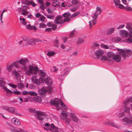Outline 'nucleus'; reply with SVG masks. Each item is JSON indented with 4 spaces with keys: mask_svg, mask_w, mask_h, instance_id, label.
<instances>
[{
    "mask_svg": "<svg viewBox=\"0 0 132 132\" xmlns=\"http://www.w3.org/2000/svg\"><path fill=\"white\" fill-rule=\"evenodd\" d=\"M15 62L16 68L21 69L24 70L27 75L30 76L32 74H37V71L38 70V67L35 65H29L27 68L26 64L29 62L27 59H22L16 60Z\"/></svg>",
    "mask_w": 132,
    "mask_h": 132,
    "instance_id": "obj_1",
    "label": "nucleus"
},
{
    "mask_svg": "<svg viewBox=\"0 0 132 132\" xmlns=\"http://www.w3.org/2000/svg\"><path fill=\"white\" fill-rule=\"evenodd\" d=\"M37 115L36 116V118L41 121L43 124V128L45 130L50 131L53 130L52 129L54 127V125L52 123L50 126L49 123H44L45 122L47 121V119L45 116L47 115L46 113L44 112H42L39 110L36 111Z\"/></svg>",
    "mask_w": 132,
    "mask_h": 132,
    "instance_id": "obj_2",
    "label": "nucleus"
},
{
    "mask_svg": "<svg viewBox=\"0 0 132 132\" xmlns=\"http://www.w3.org/2000/svg\"><path fill=\"white\" fill-rule=\"evenodd\" d=\"M50 104L56 107L57 110L61 109L62 110L66 111L67 108L63 102L60 99L58 100L55 98L54 100H51Z\"/></svg>",
    "mask_w": 132,
    "mask_h": 132,
    "instance_id": "obj_3",
    "label": "nucleus"
},
{
    "mask_svg": "<svg viewBox=\"0 0 132 132\" xmlns=\"http://www.w3.org/2000/svg\"><path fill=\"white\" fill-rule=\"evenodd\" d=\"M130 109L128 107H125L123 109V112L119 114V117H122L124 116H127V117H125L123 118L122 121L123 123V119L124 118H126L129 120H132V116L130 113Z\"/></svg>",
    "mask_w": 132,
    "mask_h": 132,
    "instance_id": "obj_4",
    "label": "nucleus"
},
{
    "mask_svg": "<svg viewBox=\"0 0 132 132\" xmlns=\"http://www.w3.org/2000/svg\"><path fill=\"white\" fill-rule=\"evenodd\" d=\"M101 9V8L99 7H96V10L95 12L94 13L93 15L92 16V17L93 18V20L89 21L90 28H91L92 27V23L94 25L96 24L97 21L96 18L102 12Z\"/></svg>",
    "mask_w": 132,
    "mask_h": 132,
    "instance_id": "obj_5",
    "label": "nucleus"
},
{
    "mask_svg": "<svg viewBox=\"0 0 132 132\" xmlns=\"http://www.w3.org/2000/svg\"><path fill=\"white\" fill-rule=\"evenodd\" d=\"M121 51L119 52V54L122 55V56L124 59H126L128 55L132 54L131 51L129 50L121 49Z\"/></svg>",
    "mask_w": 132,
    "mask_h": 132,
    "instance_id": "obj_6",
    "label": "nucleus"
},
{
    "mask_svg": "<svg viewBox=\"0 0 132 132\" xmlns=\"http://www.w3.org/2000/svg\"><path fill=\"white\" fill-rule=\"evenodd\" d=\"M39 79L42 83H44L45 82L47 85L48 86H50L52 84V80L51 79L48 77L46 78L45 79L43 78L40 77L39 78Z\"/></svg>",
    "mask_w": 132,
    "mask_h": 132,
    "instance_id": "obj_7",
    "label": "nucleus"
},
{
    "mask_svg": "<svg viewBox=\"0 0 132 132\" xmlns=\"http://www.w3.org/2000/svg\"><path fill=\"white\" fill-rule=\"evenodd\" d=\"M119 34L122 37L128 38L129 36H130V34H128L127 31L123 30H120L119 31Z\"/></svg>",
    "mask_w": 132,
    "mask_h": 132,
    "instance_id": "obj_8",
    "label": "nucleus"
},
{
    "mask_svg": "<svg viewBox=\"0 0 132 132\" xmlns=\"http://www.w3.org/2000/svg\"><path fill=\"white\" fill-rule=\"evenodd\" d=\"M24 40L26 42L23 43V45L27 46L29 45H32L34 42V40L32 39L29 38L24 39Z\"/></svg>",
    "mask_w": 132,
    "mask_h": 132,
    "instance_id": "obj_9",
    "label": "nucleus"
},
{
    "mask_svg": "<svg viewBox=\"0 0 132 132\" xmlns=\"http://www.w3.org/2000/svg\"><path fill=\"white\" fill-rule=\"evenodd\" d=\"M11 122L16 126L20 125L21 122L19 119L15 118H13L11 120Z\"/></svg>",
    "mask_w": 132,
    "mask_h": 132,
    "instance_id": "obj_10",
    "label": "nucleus"
},
{
    "mask_svg": "<svg viewBox=\"0 0 132 132\" xmlns=\"http://www.w3.org/2000/svg\"><path fill=\"white\" fill-rule=\"evenodd\" d=\"M132 102V97L125 100L123 102V104L125 106L129 105Z\"/></svg>",
    "mask_w": 132,
    "mask_h": 132,
    "instance_id": "obj_11",
    "label": "nucleus"
},
{
    "mask_svg": "<svg viewBox=\"0 0 132 132\" xmlns=\"http://www.w3.org/2000/svg\"><path fill=\"white\" fill-rule=\"evenodd\" d=\"M62 17L61 16H57L55 18L54 22L58 24L60 23H63V20H62Z\"/></svg>",
    "mask_w": 132,
    "mask_h": 132,
    "instance_id": "obj_12",
    "label": "nucleus"
},
{
    "mask_svg": "<svg viewBox=\"0 0 132 132\" xmlns=\"http://www.w3.org/2000/svg\"><path fill=\"white\" fill-rule=\"evenodd\" d=\"M31 81L34 83L36 84L37 85H39L41 82L40 79L38 80L35 76H33L31 78Z\"/></svg>",
    "mask_w": 132,
    "mask_h": 132,
    "instance_id": "obj_13",
    "label": "nucleus"
},
{
    "mask_svg": "<svg viewBox=\"0 0 132 132\" xmlns=\"http://www.w3.org/2000/svg\"><path fill=\"white\" fill-rule=\"evenodd\" d=\"M5 78L4 77L0 78V87H2V88L4 89L5 87L6 88V87L5 86L6 84L5 81H4Z\"/></svg>",
    "mask_w": 132,
    "mask_h": 132,
    "instance_id": "obj_14",
    "label": "nucleus"
},
{
    "mask_svg": "<svg viewBox=\"0 0 132 132\" xmlns=\"http://www.w3.org/2000/svg\"><path fill=\"white\" fill-rule=\"evenodd\" d=\"M121 55L122 56V55L120 54L119 52L118 54L115 55H114L113 59L115 62H119L121 60Z\"/></svg>",
    "mask_w": 132,
    "mask_h": 132,
    "instance_id": "obj_15",
    "label": "nucleus"
},
{
    "mask_svg": "<svg viewBox=\"0 0 132 132\" xmlns=\"http://www.w3.org/2000/svg\"><path fill=\"white\" fill-rule=\"evenodd\" d=\"M14 66L16 68L15 62H13L11 63L8 64L7 66V69L9 72H11L12 69Z\"/></svg>",
    "mask_w": 132,
    "mask_h": 132,
    "instance_id": "obj_16",
    "label": "nucleus"
},
{
    "mask_svg": "<svg viewBox=\"0 0 132 132\" xmlns=\"http://www.w3.org/2000/svg\"><path fill=\"white\" fill-rule=\"evenodd\" d=\"M104 54V51L102 50H97L95 53V54L98 58H99L101 56L103 55Z\"/></svg>",
    "mask_w": 132,
    "mask_h": 132,
    "instance_id": "obj_17",
    "label": "nucleus"
},
{
    "mask_svg": "<svg viewBox=\"0 0 132 132\" xmlns=\"http://www.w3.org/2000/svg\"><path fill=\"white\" fill-rule=\"evenodd\" d=\"M123 124L125 125H129L132 124V120H129L126 118H124L123 120Z\"/></svg>",
    "mask_w": 132,
    "mask_h": 132,
    "instance_id": "obj_18",
    "label": "nucleus"
},
{
    "mask_svg": "<svg viewBox=\"0 0 132 132\" xmlns=\"http://www.w3.org/2000/svg\"><path fill=\"white\" fill-rule=\"evenodd\" d=\"M68 115V113L67 112L63 111L62 112L61 114L60 115V118L62 120L65 119L67 117Z\"/></svg>",
    "mask_w": 132,
    "mask_h": 132,
    "instance_id": "obj_19",
    "label": "nucleus"
},
{
    "mask_svg": "<svg viewBox=\"0 0 132 132\" xmlns=\"http://www.w3.org/2000/svg\"><path fill=\"white\" fill-rule=\"evenodd\" d=\"M47 90L44 87L39 90L38 93L39 95L44 96L45 95V94L47 92Z\"/></svg>",
    "mask_w": 132,
    "mask_h": 132,
    "instance_id": "obj_20",
    "label": "nucleus"
},
{
    "mask_svg": "<svg viewBox=\"0 0 132 132\" xmlns=\"http://www.w3.org/2000/svg\"><path fill=\"white\" fill-rule=\"evenodd\" d=\"M53 130L52 131H51L54 132H64L62 129L58 128L57 127H56L54 125V127L52 129Z\"/></svg>",
    "mask_w": 132,
    "mask_h": 132,
    "instance_id": "obj_21",
    "label": "nucleus"
},
{
    "mask_svg": "<svg viewBox=\"0 0 132 132\" xmlns=\"http://www.w3.org/2000/svg\"><path fill=\"white\" fill-rule=\"evenodd\" d=\"M104 124L106 125H109L110 126L115 128H118V125H115L114 122L111 121L105 122L104 123Z\"/></svg>",
    "mask_w": 132,
    "mask_h": 132,
    "instance_id": "obj_22",
    "label": "nucleus"
},
{
    "mask_svg": "<svg viewBox=\"0 0 132 132\" xmlns=\"http://www.w3.org/2000/svg\"><path fill=\"white\" fill-rule=\"evenodd\" d=\"M5 89H4L5 91H6V94L7 96H10L12 93L13 92L10 90L7 89V87H5Z\"/></svg>",
    "mask_w": 132,
    "mask_h": 132,
    "instance_id": "obj_23",
    "label": "nucleus"
},
{
    "mask_svg": "<svg viewBox=\"0 0 132 132\" xmlns=\"http://www.w3.org/2000/svg\"><path fill=\"white\" fill-rule=\"evenodd\" d=\"M70 117L75 122H77L78 120V118L74 114H70Z\"/></svg>",
    "mask_w": 132,
    "mask_h": 132,
    "instance_id": "obj_24",
    "label": "nucleus"
},
{
    "mask_svg": "<svg viewBox=\"0 0 132 132\" xmlns=\"http://www.w3.org/2000/svg\"><path fill=\"white\" fill-rule=\"evenodd\" d=\"M52 5L54 7H58L59 6L60 3L57 0H54L53 1Z\"/></svg>",
    "mask_w": 132,
    "mask_h": 132,
    "instance_id": "obj_25",
    "label": "nucleus"
},
{
    "mask_svg": "<svg viewBox=\"0 0 132 132\" xmlns=\"http://www.w3.org/2000/svg\"><path fill=\"white\" fill-rule=\"evenodd\" d=\"M11 130L12 132H28L27 130L22 129H20L18 130L12 129Z\"/></svg>",
    "mask_w": 132,
    "mask_h": 132,
    "instance_id": "obj_26",
    "label": "nucleus"
},
{
    "mask_svg": "<svg viewBox=\"0 0 132 132\" xmlns=\"http://www.w3.org/2000/svg\"><path fill=\"white\" fill-rule=\"evenodd\" d=\"M132 36L130 35V36H129L128 38L124 40L123 41L128 43H132Z\"/></svg>",
    "mask_w": 132,
    "mask_h": 132,
    "instance_id": "obj_27",
    "label": "nucleus"
},
{
    "mask_svg": "<svg viewBox=\"0 0 132 132\" xmlns=\"http://www.w3.org/2000/svg\"><path fill=\"white\" fill-rule=\"evenodd\" d=\"M15 108L14 107H9L7 111L11 113H13L15 112Z\"/></svg>",
    "mask_w": 132,
    "mask_h": 132,
    "instance_id": "obj_28",
    "label": "nucleus"
},
{
    "mask_svg": "<svg viewBox=\"0 0 132 132\" xmlns=\"http://www.w3.org/2000/svg\"><path fill=\"white\" fill-rule=\"evenodd\" d=\"M38 72V73L40 75L42 76L43 77H45L46 76L45 73L42 70H38L37 71V72Z\"/></svg>",
    "mask_w": 132,
    "mask_h": 132,
    "instance_id": "obj_29",
    "label": "nucleus"
},
{
    "mask_svg": "<svg viewBox=\"0 0 132 132\" xmlns=\"http://www.w3.org/2000/svg\"><path fill=\"white\" fill-rule=\"evenodd\" d=\"M114 28H111L109 29L107 32V34L110 35L114 31Z\"/></svg>",
    "mask_w": 132,
    "mask_h": 132,
    "instance_id": "obj_30",
    "label": "nucleus"
},
{
    "mask_svg": "<svg viewBox=\"0 0 132 132\" xmlns=\"http://www.w3.org/2000/svg\"><path fill=\"white\" fill-rule=\"evenodd\" d=\"M84 42V40L83 39L79 38L78 40L76 42V43L77 45H78Z\"/></svg>",
    "mask_w": 132,
    "mask_h": 132,
    "instance_id": "obj_31",
    "label": "nucleus"
},
{
    "mask_svg": "<svg viewBox=\"0 0 132 132\" xmlns=\"http://www.w3.org/2000/svg\"><path fill=\"white\" fill-rule=\"evenodd\" d=\"M126 27L128 29L131 28L132 27V23L130 22L127 23Z\"/></svg>",
    "mask_w": 132,
    "mask_h": 132,
    "instance_id": "obj_32",
    "label": "nucleus"
},
{
    "mask_svg": "<svg viewBox=\"0 0 132 132\" xmlns=\"http://www.w3.org/2000/svg\"><path fill=\"white\" fill-rule=\"evenodd\" d=\"M107 55L109 57H112L114 55V53L112 52H109L107 53Z\"/></svg>",
    "mask_w": 132,
    "mask_h": 132,
    "instance_id": "obj_33",
    "label": "nucleus"
},
{
    "mask_svg": "<svg viewBox=\"0 0 132 132\" xmlns=\"http://www.w3.org/2000/svg\"><path fill=\"white\" fill-rule=\"evenodd\" d=\"M34 100L37 102H40L41 100L40 97L39 96H36L34 98Z\"/></svg>",
    "mask_w": 132,
    "mask_h": 132,
    "instance_id": "obj_34",
    "label": "nucleus"
},
{
    "mask_svg": "<svg viewBox=\"0 0 132 132\" xmlns=\"http://www.w3.org/2000/svg\"><path fill=\"white\" fill-rule=\"evenodd\" d=\"M75 29H74L72 31H71L70 34L69 35V38H71L73 37L74 36L75 32Z\"/></svg>",
    "mask_w": 132,
    "mask_h": 132,
    "instance_id": "obj_35",
    "label": "nucleus"
},
{
    "mask_svg": "<svg viewBox=\"0 0 132 132\" xmlns=\"http://www.w3.org/2000/svg\"><path fill=\"white\" fill-rule=\"evenodd\" d=\"M27 3L28 4L31 5L33 7L36 5V4L32 1H28L27 2Z\"/></svg>",
    "mask_w": 132,
    "mask_h": 132,
    "instance_id": "obj_36",
    "label": "nucleus"
},
{
    "mask_svg": "<svg viewBox=\"0 0 132 132\" xmlns=\"http://www.w3.org/2000/svg\"><path fill=\"white\" fill-rule=\"evenodd\" d=\"M21 12V14L23 15H26L29 13V12H28L26 10H22Z\"/></svg>",
    "mask_w": 132,
    "mask_h": 132,
    "instance_id": "obj_37",
    "label": "nucleus"
},
{
    "mask_svg": "<svg viewBox=\"0 0 132 132\" xmlns=\"http://www.w3.org/2000/svg\"><path fill=\"white\" fill-rule=\"evenodd\" d=\"M28 94L29 95L33 96H37L38 95V94L37 93L32 91L29 92H28Z\"/></svg>",
    "mask_w": 132,
    "mask_h": 132,
    "instance_id": "obj_38",
    "label": "nucleus"
},
{
    "mask_svg": "<svg viewBox=\"0 0 132 132\" xmlns=\"http://www.w3.org/2000/svg\"><path fill=\"white\" fill-rule=\"evenodd\" d=\"M70 20V18L68 17H67L64 18L63 20L64 23L65 22H69Z\"/></svg>",
    "mask_w": 132,
    "mask_h": 132,
    "instance_id": "obj_39",
    "label": "nucleus"
},
{
    "mask_svg": "<svg viewBox=\"0 0 132 132\" xmlns=\"http://www.w3.org/2000/svg\"><path fill=\"white\" fill-rule=\"evenodd\" d=\"M113 1L115 5L116 6H118L120 3V0H113Z\"/></svg>",
    "mask_w": 132,
    "mask_h": 132,
    "instance_id": "obj_40",
    "label": "nucleus"
},
{
    "mask_svg": "<svg viewBox=\"0 0 132 132\" xmlns=\"http://www.w3.org/2000/svg\"><path fill=\"white\" fill-rule=\"evenodd\" d=\"M13 73L14 76H15V77H17L19 76V74L16 71L14 70L13 71Z\"/></svg>",
    "mask_w": 132,
    "mask_h": 132,
    "instance_id": "obj_41",
    "label": "nucleus"
},
{
    "mask_svg": "<svg viewBox=\"0 0 132 132\" xmlns=\"http://www.w3.org/2000/svg\"><path fill=\"white\" fill-rule=\"evenodd\" d=\"M71 120L69 118H67L65 119V121L67 125H69Z\"/></svg>",
    "mask_w": 132,
    "mask_h": 132,
    "instance_id": "obj_42",
    "label": "nucleus"
},
{
    "mask_svg": "<svg viewBox=\"0 0 132 132\" xmlns=\"http://www.w3.org/2000/svg\"><path fill=\"white\" fill-rule=\"evenodd\" d=\"M101 47L103 48H104L105 49H109V47L106 45H105L103 44H101Z\"/></svg>",
    "mask_w": 132,
    "mask_h": 132,
    "instance_id": "obj_43",
    "label": "nucleus"
},
{
    "mask_svg": "<svg viewBox=\"0 0 132 132\" xmlns=\"http://www.w3.org/2000/svg\"><path fill=\"white\" fill-rule=\"evenodd\" d=\"M100 60H103L104 61L108 60H109L108 59L107 57L105 56H102L101 58H100Z\"/></svg>",
    "mask_w": 132,
    "mask_h": 132,
    "instance_id": "obj_44",
    "label": "nucleus"
},
{
    "mask_svg": "<svg viewBox=\"0 0 132 132\" xmlns=\"http://www.w3.org/2000/svg\"><path fill=\"white\" fill-rule=\"evenodd\" d=\"M52 88L51 87H48L47 90V92H48L49 93L51 94L52 93Z\"/></svg>",
    "mask_w": 132,
    "mask_h": 132,
    "instance_id": "obj_45",
    "label": "nucleus"
},
{
    "mask_svg": "<svg viewBox=\"0 0 132 132\" xmlns=\"http://www.w3.org/2000/svg\"><path fill=\"white\" fill-rule=\"evenodd\" d=\"M79 12H76L73 14H72L71 16V18H74L79 14Z\"/></svg>",
    "mask_w": 132,
    "mask_h": 132,
    "instance_id": "obj_46",
    "label": "nucleus"
},
{
    "mask_svg": "<svg viewBox=\"0 0 132 132\" xmlns=\"http://www.w3.org/2000/svg\"><path fill=\"white\" fill-rule=\"evenodd\" d=\"M46 27V25L43 23H42L39 24V27L40 28H45Z\"/></svg>",
    "mask_w": 132,
    "mask_h": 132,
    "instance_id": "obj_47",
    "label": "nucleus"
},
{
    "mask_svg": "<svg viewBox=\"0 0 132 132\" xmlns=\"http://www.w3.org/2000/svg\"><path fill=\"white\" fill-rule=\"evenodd\" d=\"M51 69L52 71L56 72L57 70V69L54 66L52 67L51 68Z\"/></svg>",
    "mask_w": 132,
    "mask_h": 132,
    "instance_id": "obj_48",
    "label": "nucleus"
},
{
    "mask_svg": "<svg viewBox=\"0 0 132 132\" xmlns=\"http://www.w3.org/2000/svg\"><path fill=\"white\" fill-rule=\"evenodd\" d=\"M92 46L98 47L99 46V44L97 42L93 43L92 44Z\"/></svg>",
    "mask_w": 132,
    "mask_h": 132,
    "instance_id": "obj_49",
    "label": "nucleus"
},
{
    "mask_svg": "<svg viewBox=\"0 0 132 132\" xmlns=\"http://www.w3.org/2000/svg\"><path fill=\"white\" fill-rule=\"evenodd\" d=\"M79 2L78 0H72V3L73 4H76Z\"/></svg>",
    "mask_w": 132,
    "mask_h": 132,
    "instance_id": "obj_50",
    "label": "nucleus"
},
{
    "mask_svg": "<svg viewBox=\"0 0 132 132\" xmlns=\"http://www.w3.org/2000/svg\"><path fill=\"white\" fill-rule=\"evenodd\" d=\"M46 18L43 15H42L39 18V20L42 22H43Z\"/></svg>",
    "mask_w": 132,
    "mask_h": 132,
    "instance_id": "obj_51",
    "label": "nucleus"
},
{
    "mask_svg": "<svg viewBox=\"0 0 132 132\" xmlns=\"http://www.w3.org/2000/svg\"><path fill=\"white\" fill-rule=\"evenodd\" d=\"M125 9L127 11L132 12V9L130 7H125Z\"/></svg>",
    "mask_w": 132,
    "mask_h": 132,
    "instance_id": "obj_52",
    "label": "nucleus"
},
{
    "mask_svg": "<svg viewBox=\"0 0 132 132\" xmlns=\"http://www.w3.org/2000/svg\"><path fill=\"white\" fill-rule=\"evenodd\" d=\"M70 14L69 13H65L63 15V17H65V18L67 17H68L70 16Z\"/></svg>",
    "mask_w": 132,
    "mask_h": 132,
    "instance_id": "obj_53",
    "label": "nucleus"
},
{
    "mask_svg": "<svg viewBox=\"0 0 132 132\" xmlns=\"http://www.w3.org/2000/svg\"><path fill=\"white\" fill-rule=\"evenodd\" d=\"M46 16L47 18L50 19H53L54 18V16L51 15H46Z\"/></svg>",
    "mask_w": 132,
    "mask_h": 132,
    "instance_id": "obj_54",
    "label": "nucleus"
},
{
    "mask_svg": "<svg viewBox=\"0 0 132 132\" xmlns=\"http://www.w3.org/2000/svg\"><path fill=\"white\" fill-rule=\"evenodd\" d=\"M8 85L10 87L15 88L17 87V86L13 84H9Z\"/></svg>",
    "mask_w": 132,
    "mask_h": 132,
    "instance_id": "obj_55",
    "label": "nucleus"
},
{
    "mask_svg": "<svg viewBox=\"0 0 132 132\" xmlns=\"http://www.w3.org/2000/svg\"><path fill=\"white\" fill-rule=\"evenodd\" d=\"M55 53L53 52H49L47 53V54L49 56H52Z\"/></svg>",
    "mask_w": 132,
    "mask_h": 132,
    "instance_id": "obj_56",
    "label": "nucleus"
},
{
    "mask_svg": "<svg viewBox=\"0 0 132 132\" xmlns=\"http://www.w3.org/2000/svg\"><path fill=\"white\" fill-rule=\"evenodd\" d=\"M114 40L116 42H118L121 40V39L119 37H116L114 38Z\"/></svg>",
    "mask_w": 132,
    "mask_h": 132,
    "instance_id": "obj_57",
    "label": "nucleus"
},
{
    "mask_svg": "<svg viewBox=\"0 0 132 132\" xmlns=\"http://www.w3.org/2000/svg\"><path fill=\"white\" fill-rule=\"evenodd\" d=\"M14 114L17 116H22V114L19 113V112L17 111H15L14 113Z\"/></svg>",
    "mask_w": 132,
    "mask_h": 132,
    "instance_id": "obj_58",
    "label": "nucleus"
},
{
    "mask_svg": "<svg viewBox=\"0 0 132 132\" xmlns=\"http://www.w3.org/2000/svg\"><path fill=\"white\" fill-rule=\"evenodd\" d=\"M78 7L77 6H76L75 7H74L73 8H72L71 9V11L73 12H75L77 10V9L78 8Z\"/></svg>",
    "mask_w": 132,
    "mask_h": 132,
    "instance_id": "obj_59",
    "label": "nucleus"
},
{
    "mask_svg": "<svg viewBox=\"0 0 132 132\" xmlns=\"http://www.w3.org/2000/svg\"><path fill=\"white\" fill-rule=\"evenodd\" d=\"M23 84L21 83H19L18 84V87L19 88H22L23 87Z\"/></svg>",
    "mask_w": 132,
    "mask_h": 132,
    "instance_id": "obj_60",
    "label": "nucleus"
},
{
    "mask_svg": "<svg viewBox=\"0 0 132 132\" xmlns=\"http://www.w3.org/2000/svg\"><path fill=\"white\" fill-rule=\"evenodd\" d=\"M21 23L23 24L24 25H26L27 24L26 22L25 21V19L24 18H23L21 22Z\"/></svg>",
    "mask_w": 132,
    "mask_h": 132,
    "instance_id": "obj_61",
    "label": "nucleus"
},
{
    "mask_svg": "<svg viewBox=\"0 0 132 132\" xmlns=\"http://www.w3.org/2000/svg\"><path fill=\"white\" fill-rule=\"evenodd\" d=\"M52 30V29L51 28H47L45 30V32H49L51 31Z\"/></svg>",
    "mask_w": 132,
    "mask_h": 132,
    "instance_id": "obj_62",
    "label": "nucleus"
},
{
    "mask_svg": "<svg viewBox=\"0 0 132 132\" xmlns=\"http://www.w3.org/2000/svg\"><path fill=\"white\" fill-rule=\"evenodd\" d=\"M8 107L6 106H3L2 107V108L3 109L8 111Z\"/></svg>",
    "mask_w": 132,
    "mask_h": 132,
    "instance_id": "obj_63",
    "label": "nucleus"
},
{
    "mask_svg": "<svg viewBox=\"0 0 132 132\" xmlns=\"http://www.w3.org/2000/svg\"><path fill=\"white\" fill-rule=\"evenodd\" d=\"M52 27L51 28L53 30H54L57 28V26L56 25L53 24L52 26Z\"/></svg>",
    "mask_w": 132,
    "mask_h": 132,
    "instance_id": "obj_64",
    "label": "nucleus"
}]
</instances>
